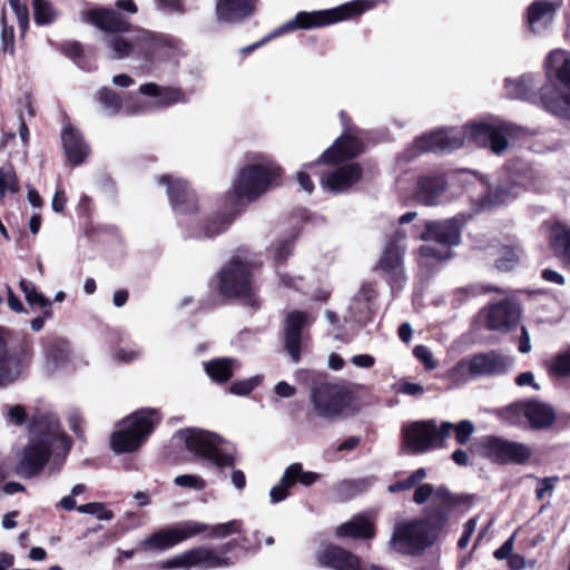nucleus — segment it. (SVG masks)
Here are the masks:
<instances>
[{"label":"nucleus","mask_w":570,"mask_h":570,"mask_svg":"<svg viewBox=\"0 0 570 570\" xmlns=\"http://www.w3.org/2000/svg\"><path fill=\"white\" fill-rule=\"evenodd\" d=\"M350 391L336 382L320 376L309 393L313 412L323 419L332 420L342 414L351 403Z\"/></svg>","instance_id":"9b49d317"},{"label":"nucleus","mask_w":570,"mask_h":570,"mask_svg":"<svg viewBox=\"0 0 570 570\" xmlns=\"http://www.w3.org/2000/svg\"><path fill=\"white\" fill-rule=\"evenodd\" d=\"M446 521V510L435 509L425 518L399 522L391 537L392 548L403 554L417 556L432 546Z\"/></svg>","instance_id":"39448f33"},{"label":"nucleus","mask_w":570,"mask_h":570,"mask_svg":"<svg viewBox=\"0 0 570 570\" xmlns=\"http://www.w3.org/2000/svg\"><path fill=\"white\" fill-rule=\"evenodd\" d=\"M160 421L156 410L141 409L124 419L110 436V445L116 453L138 450Z\"/></svg>","instance_id":"1a4fd4ad"},{"label":"nucleus","mask_w":570,"mask_h":570,"mask_svg":"<svg viewBox=\"0 0 570 570\" xmlns=\"http://www.w3.org/2000/svg\"><path fill=\"white\" fill-rule=\"evenodd\" d=\"M70 450V442L62 433L58 419L52 414L32 417L30 438L20 453L16 473L24 479L37 476L49 464L50 473L58 472Z\"/></svg>","instance_id":"f257e3e1"},{"label":"nucleus","mask_w":570,"mask_h":570,"mask_svg":"<svg viewBox=\"0 0 570 570\" xmlns=\"http://www.w3.org/2000/svg\"><path fill=\"white\" fill-rule=\"evenodd\" d=\"M205 372L207 375L217 383L227 382L236 368H238V361L229 357H220L210 360L204 363Z\"/></svg>","instance_id":"72a5a7b5"},{"label":"nucleus","mask_w":570,"mask_h":570,"mask_svg":"<svg viewBox=\"0 0 570 570\" xmlns=\"http://www.w3.org/2000/svg\"><path fill=\"white\" fill-rule=\"evenodd\" d=\"M292 484L299 483L304 487H309L320 480V474L312 471H303L301 463H292L285 470Z\"/></svg>","instance_id":"c03bdc74"},{"label":"nucleus","mask_w":570,"mask_h":570,"mask_svg":"<svg viewBox=\"0 0 570 570\" xmlns=\"http://www.w3.org/2000/svg\"><path fill=\"white\" fill-rule=\"evenodd\" d=\"M505 413L512 424L528 423L532 429H547L556 420L553 409L535 400L511 404L505 409Z\"/></svg>","instance_id":"2eb2a0df"},{"label":"nucleus","mask_w":570,"mask_h":570,"mask_svg":"<svg viewBox=\"0 0 570 570\" xmlns=\"http://www.w3.org/2000/svg\"><path fill=\"white\" fill-rule=\"evenodd\" d=\"M377 1L379 0H353L327 10L301 11L294 18L276 28L267 38L261 42H256L244 48L243 51L249 52L255 48H258L267 40L285 33L294 32L297 30L322 28L360 16L363 12L373 9Z\"/></svg>","instance_id":"20e7f679"},{"label":"nucleus","mask_w":570,"mask_h":570,"mask_svg":"<svg viewBox=\"0 0 570 570\" xmlns=\"http://www.w3.org/2000/svg\"><path fill=\"white\" fill-rule=\"evenodd\" d=\"M468 138V128L453 127L440 129L425 134L413 142L411 157H415L420 153H450L464 146Z\"/></svg>","instance_id":"4468645a"},{"label":"nucleus","mask_w":570,"mask_h":570,"mask_svg":"<svg viewBox=\"0 0 570 570\" xmlns=\"http://www.w3.org/2000/svg\"><path fill=\"white\" fill-rule=\"evenodd\" d=\"M86 20L105 31V45L112 59L128 57L148 59L167 39L148 30L130 29V23L114 9H92L85 13Z\"/></svg>","instance_id":"f03ea898"},{"label":"nucleus","mask_w":570,"mask_h":570,"mask_svg":"<svg viewBox=\"0 0 570 570\" xmlns=\"http://www.w3.org/2000/svg\"><path fill=\"white\" fill-rule=\"evenodd\" d=\"M141 95L158 98V105L168 107L175 104H185L188 101L187 96L176 87H159L154 82L141 85L139 88Z\"/></svg>","instance_id":"c756f323"},{"label":"nucleus","mask_w":570,"mask_h":570,"mask_svg":"<svg viewBox=\"0 0 570 570\" xmlns=\"http://www.w3.org/2000/svg\"><path fill=\"white\" fill-rule=\"evenodd\" d=\"M523 252L519 243L511 237L505 238V243H501V272L512 271L520 265Z\"/></svg>","instance_id":"ea45409f"},{"label":"nucleus","mask_w":570,"mask_h":570,"mask_svg":"<svg viewBox=\"0 0 570 570\" xmlns=\"http://www.w3.org/2000/svg\"><path fill=\"white\" fill-rule=\"evenodd\" d=\"M480 326L488 330L499 328V303H491L480 311L476 320Z\"/></svg>","instance_id":"09e8293b"},{"label":"nucleus","mask_w":570,"mask_h":570,"mask_svg":"<svg viewBox=\"0 0 570 570\" xmlns=\"http://www.w3.org/2000/svg\"><path fill=\"white\" fill-rule=\"evenodd\" d=\"M464 222V216L459 215L449 219L424 220L422 225L415 224L412 227L413 237L425 242L420 247L421 257L438 262L450 258L451 247L461 242V226Z\"/></svg>","instance_id":"423d86ee"},{"label":"nucleus","mask_w":570,"mask_h":570,"mask_svg":"<svg viewBox=\"0 0 570 570\" xmlns=\"http://www.w3.org/2000/svg\"><path fill=\"white\" fill-rule=\"evenodd\" d=\"M558 481L559 476L537 478L535 498L543 500L547 494L551 495Z\"/></svg>","instance_id":"052dcab7"},{"label":"nucleus","mask_w":570,"mask_h":570,"mask_svg":"<svg viewBox=\"0 0 570 570\" xmlns=\"http://www.w3.org/2000/svg\"><path fill=\"white\" fill-rule=\"evenodd\" d=\"M191 568L214 569L232 564L229 559L206 546L189 549Z\"/></svg>","instance_id":"7c9ffc66"},{"label":"nucleus","mask_w":570,"mask_h":570,"mask_svg":"<svg viewBox=\"0 0 570 570\" xmlns=\"http://www.w3.org/2000/svg\"><path fill=\"white\" fill-rule=\"evenodd\" d=\"M475 431L474 423L470 420H462L456 424L444 421L441 423V439L444 444L445 440L454 432L455 440L459 444L464 445Z\"/></svg>","instance_id":"c9c22d12"},{"label":"nucleus","mask_w":570,"mask_h":570,"mask_svg":"<svg viewBox=\"0 0 570 570\" xmlns=\"http://www.w3.org/2000/svg\"><path fill=\"white\" fill-rule=\"evenodd\" d=\"M473 451L493 462L499 461V439L495 436H480L472 444Z\"/></svg>","instance_id":"79ce46f5"},{"label":"nucleus","mask_w":570,"mask_h":570,"mask_svg":"<svg viewBox=\"0 0 570 570\" xmlns=\"http://www.w3.org/2000/svg\"><path fill=\"white\" fill-rule=\"evenodd\" d=\"M33 17L38 26L51 24L57 19V11L49 0H33Z\"/></svg>","instance_id":"37998d69"},{"label":"nucleus","mask_w":570,"mask_h":570,"mask_svg":"<svg viewBox=\"0 0 570 570\" xmlns=\"http://www.w3.org/2000/svg\"><path fill=\"white\" fill-rule=\"evenodd\" d=\"M557 6L550 0L533 1L527 11L529 28L534 33H540L553 21Z\"/></svg>","instance_id":"cd10ccee"},{"label":"nucleus","mask_w":570,"mask_h":570,"mask_svg":"<svg viewBox=\"0 0 570 570\" xmlns=\"http://www.w3.org/2000/svg\"><path fill=\"white\" fill-rule=\"evenodd\" d=\"M553 367L560 375H570V348L556 358Z\"/></svg>","instance_id":"338daca9"},{"label":"nucleus","mask_w":570,"mask_h":570,"mask_svg":"<svg viewBox=\"0 0 570 570\" xmlns=\"http://www.w3.org/2000/svg\"><path fill=\"white\" fill-rule=\"evenodd\" d=\"M520 318L521 307L515 296L509 294L501 297V330H512L519 324Z\"/></svg>","instance_id":"e433bc0d"},{"label":"nucleus","mask_w":570,"mask_h":570,"mask_svg":"<svg viewBox=\"0 0 570 570\" xmlns=\"http://www.w3.org/2000/svg\"><path fill=\"white\" fill-rule=\"evenodd\" d=\"M161 570H175V569H184L188 570L191 568L190 554L189 550L184 551L180 554H177L166 561H163L159 564Z\"/></svg>","instance_id":"603ef678"},{"label":"nucleus","mask_w":570,"mask_h":570,"mask_svg":"<svg viewBox=\"0 0 570 570\" xmlns=\"http://www.w3.org/2000/svg\"><path fill=\"white\" fill-rule=\"evenodd\" d=\"M20 289L23 292L26 301L31 306L50 307L51 302L49 298L39 293L35 284L27 279H21L19 283Z\"/></svg>","instance_id":"a18cd8bd"},{"label":"nucleus","mask_w":570,"mask_h":570,"mask_svg":"<svg viewBox=\"0 0 570 570\" xmlns=\"http://www.w3.org/2000/svg\"><path fill=\"white\" fill-rule=\"evenodd\" d=\"M80 513L94 514L99 520L109 521L114 518V513L110 510L105 509L100 502H91L81 504L77 508Z\"/></svg>","instance_id":"6e6d98bb"},{"label":"nucleus","mask_w":570,"mask_h":570,"mask_svg":"<svg viewBox=\"0 0 570 570\" xmlns=\"http://www.w3.org/2000/svg\"><path fill=\"white\" fill-rule=\"evenodd\" d=\"M535 88L534 79L530 75H523L515 79L507 78L504 89L507 97L511 99L527 100Z\"/></svg>","instance_id":"f704fd0d"},{"label":"nucleus","mask_w":570,"mask_h":570,"mask_svg":"<svg viewBox=\"0 0 570 570\" xmlns=\"http://www.w3.org/2000/svg\"><path fill=\"white\" fill-rule=\"evenodd\" d=\"M173 440L220 471L225 468H234V449L217 434L187 428L177 431Z\"/></svg>","instance_id":"6e6552de"},{"label":"nucleus","mask_w":570,"mask_h":570,"mask_svg":"<svg viewBox=\"0 0 570 570\" xmlns=\"http://www.w3.org/2000/svg\"><path fill=\"white\" fill-rule=\"evenodd\" d=\"M294 247V238L288 237L283 240H277L268 249L269 257L273 259L275 265L282 264L285 262L293 252Z\"/></svg>","instance_id":"49530a36"},{"label":"nucleus","mask_w":570,"mask_h":570,"mask_svg":"<svg viewBox=\"0 0 570 570\" xmlns=\"http://www.w3.org/2000/svg\"><path fill=\"white\" fill-rule=\"evenodd\" d=\"M546 72L548 78H556L570 91V56L563 50H553L546 59ZM542 104L546 110L552 115L570 120V94L556 91L552 95H543Z\"/></svg>","instance_id":"9d476101"},{"label":"nucleus","mask_w":570,"mask_h":570,"mask_svg":"<svg viewBox=\"0 0 570 570\" xmlns=\"http://www.w3.org/2000/svg\"><path fill=\"white\" fill-rule=\"evenodd\" d=\"M499 367V354L495 351L479 353L470 360H461L449 371L452 381H465V376H485L497 372Z\"/></svg>","instance_id":"6ab92c4d"},{"label":"nucleus","mask_w":570,"mask_h":570,"mask_svg":"<svg viewBox=\"0 0 570 570\" xmlns=\"http://www.w3.org/2000/svg\"><path fill=\"white\" fill-rule=\"evenodd\" d=\"M405 247L386 242L379 267L386 274L392 287H401L405 281L403 268V254Z\"/></svg>","instance_id":"4be33fe9"},{"label":"nucleus","mask_w":570,"mask_h":570,"mask_svg":"<svg viewBox=\"0 0 570 570\" xmlns=\"http://www.w3.org/2000/svg\"><path fill=\"white\" fill-rule=\"evenodd\" d=\"M362 177V167L357 163H351L335 168L321 178L323 188L335 193H342L351 188Z\"/></svg>","instance_id":"5701e85b"},{"label":"nucleus","mask_w":570,"mask_h":570,"mask_svg":"<svg viewBox=\"0 0 570 570\" xmlns=\"http://www.w3.org/2000/svg\"><path fill=\"white\" fill-rule=\"evenodd\" d=\"M258 0H218L216 4L217 18L225 22H238L249 17Z\"/></svg>","instance_id":"c85d7f7f"},{"label":"nucleus","mask_w":570,"mask_h":570,"mask_svg":"<svg viewBox=\"0 0 570 570\" xmlns=\"http://www.w3.org/2000/svg\"><path fill=\"white\" fill-rule=\"evenodd\" d=\"M336 535L340 538L368 539L374 535V528L366 518L356 515L352 520L337 527Z\"/></svg>","instance_id":"473e14b6"},{"label":"nucleus","mask_w":570,"mask_h":570,"mask_svg":"<svg viewBox=\"0 0 570 570\" xmlns=\"http://www.w3.org/2000/svg\"><path fill=\"white\" fill-rule=\"evenodd\" d=\"M430 498H432L431 507L428 509V512L435 513V509L446 510V515L451 511V509L462 502L460 497H456L449 492L448 489L441 487L436 490L433 489L431 484L420 485L413 495V501L416 504L425 503Z\"/></svg>","instance_id":"b1692460"},{"label":"nucleus","mask_w":570,"mask_h":570,"mask_svg":"<svg viewBox=\"0 0 570 570\" xmlns=\"http://www.w3.org/2000/svg\"><path fill=\"white\" fill-rule=\"evenodd\" d=\"M24 368L22 352L8 345L4 332L0 330V387L14 383Z\"/></svg>","instance_id":"412c9836"},{"label":"nucleus","mask_w":570,"mask_h":570,"mask_svg":"<svg viewBox=\"0 0 570 570\" xmlns=\"http://www.w3.org/2000/svg\"><path fill=\"white\" fill-rule=\"evenodd\" d=\"M242 521L240 520H232L225 523H219L214 527H209L207 530H210L209 537L212 538H226L233 533L242 532Z\"/></svg>","instance_id":"3c124183"},{"label":"nucleus","mask_w":570,"mask_h":570,"mask_svg":"<svg viewBox=\"0 0 570 570\" xmlns=\"http://www.w3.org/2000/svg\"><path fill=\"white\" fill-rule=\"evenodd\" d=\"M95 100L100 105L102 112L107 116H115L122 108L121 97L107 87L100 88L95 94Z\"/></svg>","instance_id":"a19ab883"},{"label":"nucleus","mask_w":570,"mask_h":570,"mask_svg":"<svg viewBox=\"0 0 570 570\" xmlns=\"http://www.w3.org/2000/svg\"><path fill=\"white\" fill-rule=\"evenodd\" d=\"M43 353L48 364L56 367L68 360L70 353L69 342L61 337L51 338L46 343Z\"/></svg>","instance_id":"4c0bfd02"},{"label":"nucleus","mask_w":570,"mask_h":570,"mask_svg":"<svg viewBox=\"0 0 570 570\" xmlns=\"http://www.w3.org/2000/svg\"><path fill=\"white\" fill-rule=\"evenodd\" d=\"M417 216L416 212H407L403 214L399 218L400 227L396 228L392 237L387 242H394V245H402L405 247L404 243L407 238V232L403 228V225L410 224Z\"/></svg>","instance_id":"864d4df0"},{"label":"nucleus","mask_w":570,"mask_h":570,"mask_svg":"<svg viewBox=\"0 0 570 570\" xmlns=\"http://www.w3.org/2000/svg\"><path fill=\"white\" fill-rule=\"evenodd\" d=\"M62 146L68 160L77 166L89 155V146L81 132L70 124H66L61 132Z\"/></svg>","instance_id":"a878e982"},{"label":"nucleus","mask_w":570,"mask_h":570,"mask_svg":"<svg viewBox=\"0 0 570 570\" xmlns=\"http://www.w3.org/2000/svg\"><path fill=\"white\" fill-rule=\"evenodd\" d=\"M373 291L370 288H362L354 298V306L358 309L360 314H366L370 309L368 302L373 297Z\"/></svg>","instance_id":"69168bd1"},{"label":"nucleus","mask_w":570,"mask_h":570,"mask_svg":"<svg viewBox=\"0 0 570 570\" xmlns=\"http://www.w3.org/2000/svg\"><path fill=\"white\" fill-rule=\"evenodd\" d=\"M308 315L301 311L291 312L284 326V342L292 361L297 363L301 360L302 344L304 341L303 331L309 325Z\"/></svg>","instance_id":"aec40b11"},{"label":"nucleus","mask_w":570,"mask_h":570,"mask_svg":"<svg viewBox=\"0 0 570 570\" xmlns=\"http://www.w3.org/2000/svg\"><path fill=\"white\" fill-rule=\"evenodd\" d=\"M7 422L14 425H22L27 420V413L22 405L9 406L6 412Z\"/></svg>","instance_id":"e2e57ef3"},{"label":"nucleus","mask_w":570,"mask_h":570,"mask_svg":"<svg viewBox=\"0 0 570 570\" xmlns=\"http://www.w3.org/2000/svg\"><path fill=\"white\" fill-rule=\"evenodd\" d=\"M468 128L466 141L476 146H490L494 154H499V128L494 124L484 120L472 121L464 126Z\"/></svg>","instance_id":"bb28decb"},{"label":"nucleus","mask_w":570,"mask_h":570,"mask_svg":"<svg viewBox=\"0 0 570 570\" xmlns=\"http://www.w3.org/2000/svg\"><path fill=\"white\" fill-rule=\"evenodd\" d=\"M0 24H1V50L3 53H8L10 56L14 55V30L12 26L7 23V18L4 11H2L0 16Z\"/></svg>","instance_id":"8fccbe9b"},{"label":"nucleus","mask_w":570,"mask_h":570,"mask_svg":"<svg viewBox=\"0 0 570 570\" xmlns=\"http://www.w3.org/2000/svg\"><path fill=\"white\" fill-rule=\"evenodd\" d=\"M402 439L409 453L422 454L442 448L441 425L434 420L415 421L402 428Z\"/></svg>","instance_id":"ddd939ff"},{"label":"nucleus","mask_w":570,"mask_h":570,"mask_svg":"<svg viewBox=\"0 0 570 570\" xmlns=\"http://www.w3.org/2000/svg\"><path fill=\"white\" fill-rule=\"evenodd\" d=\"M281 175L282 168L271 156L248 153L233 181V195L237 199L253 202L264 195Z\"/></svg>","instance_id":"7ed1b4c3"},{"label":"nucleus","mask_w":570,"mask_h":570,"mask_svg":"<svg viewBox=\"0 0 570 570\" xmlns=\"http://www.w3.org/2000/svg\"><path fill=\"white\" fill-rule=\"evenodd\" d=\"M208 524L198 521H183L171 527L161 528L153 532L139 543L141 551L161 552L175 546L206 532Z\"/></svg>","instance_id":"f8f14e48"},{"label":"nucleus","mask_w":570,"mask_h":570,"mask_svg":"<svg viewBox=\"0 0 570 570\" xmlns=\"http://www.w3.org/2000/svg\"><path fill=\"white\" fill-rule=\"evenodd\" d=\"M521 134V129L515 127L509 122L501 121V151H503L508 146H510V141L518 138Z\"/></svg>","instance_id":"680f3d73"},{"label":"nucleus","mask_w":570,"mask_h":570,"mask_svg":"<svg viewBox=\"0 0 570 570\" xmlns=\"http://www.w3.org/2000/svg\"><path fill=\"white\" fill-rule=\"evenodd\" d=\"M317 560L320 564L333 570H365L355 554L333 544L322 548Z\"/></svg>","instance_id":"393cba45"},{"label":"nucleus","mask_w":570,"mask_h":570,"mask_svg":"<svg viewBox=\"0 0 570 570\" xmlns=\"http://www.w3.org/2000/svg\"><path fill=\"white\" fill-rule=\"evenodd\" d=\"M448 181L441 171L421 174L415 179L414 199L423 206H438L445 197Z\"/></svg>","instance_id":"a211bd4d"},{"label":"nucleus","mask_w":570,"mask_h":570,"mask_svg":"<svg viewBox=\"0 0 570 570\" xmlns=\"http://www.w3.org/2000/svg\"><path fill=\"white\" fill-rule=\"evenodd\" d=\"M531 454V449L525 444L501 440V463L523 464Z\"/></svg>","instance_id":"58836bf2"},{"label":"nucleus","mask_w":570,"mask_h":570,"mask_svg":"<svg viewBox=\"0 0 570 570\" xmlns=\"http://www.w3.org/2000/svg\"><path fill=\"white\" fill-rule=\"evenodd\" d=\"M340 118L344 126V132L322 154L318 163L336 164L354 158L363 151V142L357 136L356 128L347 126L346 112L341 111Z\"/></svg>","instance_id":"dca6fc26"},{"label":"nucleus","mask_w":570,"mask_h":570,"mask_svg":"<svg viewBox=\"0 0 570 570\" xmlns=\"http://www.w3.org/2000/svg\"><path fill=\"white\" fill-rule=\"evenodd\" d=\"M261 381L262 379L259 376L237 381L230 385L229 391L236 395H247L261 383Z\"/></svg>","instance_id":"bf43d9fd"},{"label":"nucleus","mask_w":570,"mask_h":570,"mask_svg":"<svg viewBox=\"0 0 570 570\" xmlns=\"http://www.w3.org/2000/svg\"><path fill=\"white\" fill-rule=\"evenodd\" d=\"M230 219L229 218H222L214 220L212 223H208L206 226L200 228H195L191 232H189L190 237L195 238H209L213 236H216L225 230V228L229 225Z\"/></svg>","instance_id":"de8ad7c7"},{"label":"nucleus","mask_w":570,"mask_h":570,"mask_svg":"<svg viewBox=\"0 0 570 570\" xmlns=\"http://www.w3.org/2000/svg\"><path fill=\"white\" fill-rule=\"evenodd\" d=\"M158 184L166 187L169 203L179 216L191 215L197 210V199L188 183L164 175L158 178Z\"/></svg>","instance_id":"f3484780"},{"label":"nucleus","mask_w":570,"mask_h":570,"mask_svg":"<svg viewBox=\"0 0 570 570\" xmlns=\"http://www.w3.org/2000/svg\"><path fill=\"white\" fill-rule=\"evenodd\" d=\"M293 487L288 475L284 472L282 475L279 483L273 487L269 491L271 502L278 503L287 499L289 495L288 490Z\"/></svg>","instance_id":"5fc2aeb1"},{"label":"nucleus","mask_w":570,"mask_h":570,"mask_svg":"<svg viewBox=\"0 0 570 570\" xmlns=\"http://www.w3.org/2000/svg\"><path fill=\"white\" fill-rule=\"evenodd\" d=\"M262 266L261 259L253 253H238L232 257L218 274V292L226 297L244 298L252 306L254 298V272Z\"/></svg>","instance_id":"0eeeda50"},{"label":"nucleus","mask_w":570,"mask_h":570,"mask_svg":"<svg viewBox=\"0 0 570 570\" xmlns=\"http://www.w3.org/2000/svg\"><path fill=\"white\" fill-rule=\"evenodd\" d=\"M11 9L13 10L19 28L22 32H26L29 27V10L24 3L20 0H8Z\"/></svg>","instance_id":"13d9d810"},{"label":"nucleus","mask_w":570,"mask_h":570,"mask_svg":"<svg viewBox=\"0 0 570 570\" xmlns=\"http://www.w3.org/2000/svg\"><path fill=\"white\" fill-rule=\"evenodd\" d=\"M550 245L556 256L570 267V228L556 223L551 228Z\"/></svg>","instance_id":"2f4dec72"},{"label":"nucleus","mask_w":570,"mask_h":570,"mask_svg":"<svg viewBox=\"0 0 570 570\" xmlns=\"http://www.w3.org/2000/svg\"><path fill=\"white\" fill-rule=\"evenodd\" d=\"M357 485L353 481H342L336 485V493L341 500H347L356 493Z\"/></svg>","instance_id":"774afa93"},{"label":"nucleus","mask_w":570,"mask_h":570,"mask_svg":"<svg viewBox=\"0 0 570 570\" xmlns=\"http://www.w3.org/2000/svg\"><path fill=\"white\" fill-rule=\"evenodd\" d=\"M413 354L419 361H421L424 364L426 370H434L436 367V362L433 360V354L428 346H415Z\"/></svg>","instance_id":"0e129e2a"},{"label":"nucleus","mask_w":570,"mask_h":570,"mask_svg":"<svg viewBox=\"0 0 570 570\" xmlns=\"http://www.w3.org/2000/svg\"><path fill=\"white\" fill-rule=\"evenodd\" d=\"M177 487L202 491L206 488V481L196 474H181L174 479Z\"/></svg>","instance_id":"4d7b16f0"}]
</instances>
